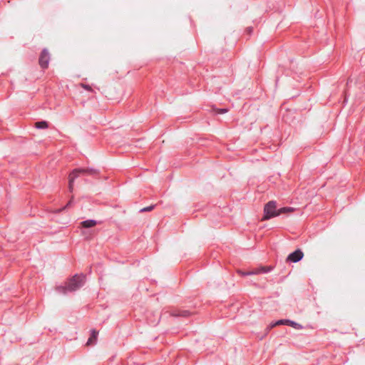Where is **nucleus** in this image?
<instances>
[{"mask_svg":"<svg viewBox=\"0 0 365 365\" xmlns=\"http://www.w3.org/2000/svg\"><path fill=\"white\" fill-rule=\"evenodd\" d=\"M86 276L83 274L73 275L65 286H57L56 289L57 292L66 294L68 292H75L82 287L85 284Z\"/></svg>","mask_w":365,"mask_h":365,"instance_id":"f257e3e1","label":"nucleus"},{"mask_svg":"<svg viewBox=\"0 0 365 365\" xmlns=\"http://www.w3.org/2000/svg\"><path fill=\"white\" fill-rule=\"evenodd\" d=\"M99 174V171L96 169L93 168H78L73 169L68 175V187L70 192L73 191V182L76 178H77L80 175H91L93 177H97Z\"/></svg>","mask_w":365,"mask_h":365,"instance_id":"f03ea898","label":"nucleus"},{"mask_svg":"<svg viewBox=\"0 0 365 365\" xmlns=\"http://www.w3.org/2000/svg\"><path fill=\"white\" fill-rule=\"evenodd\" d=\"M277 210V202L274 200L269 201L264 205L262 220H269L272 218L279 216Z\"/></svg>","mask_w":365,"mask_h":365,"instance_id":"7ed1b4c3","label":"nucleus"},{"mask_svg":"<svg viewBox=\"0 0 365 365\" xmlns=\"http://www.w3.org/2000/svg\"><path fill=\"white\" fill-rule=\"evenodd\" d=\"M278 325H287L294 329H300L302 328V325L290 319H279L275 322H272L267 327L268 329H271Z\"/></svg>","mask_w":365,"mask_h":365,"instance_id":"20e7f679","label":"nucleus"},{"mask_svg":"<svg viewBox=\"0 0 365 365\" xmlns=\"http://www.w3.org/2000/svg\"><path fill=\"white\" fill-rule=\"evenodd\" d=\"M50 59L51 56L48 52V50L47 48H43L41 51L38 58V64L40 67L42 69L47 68L49 64Z\"/></svg>","mask_w":365,"mask_h":365,"instance_id":"39448f33","label":"nucleus"},{"mask_svg":"<svg viewBox=\"0 0 365 365\" xmlns=\"http://www.w3.org/2000/svg\"><path fill=\"white\" fill-rule=\"evenodd\" d=\"M303 257L304 253L302 250L301 249H297L288 255L286 262L289 263H297L302 260Z\"/></svg>","mask_w":365,"mask_h":365,"instance_id":"423d86ee","label":"nucleus"},{"mask_svg":"<svg viewBox=\"0 0 365 365\" xmlns=\"http://www.w3.org/2000/svg\"><path fill=\"white\" fill-rule=\"evenodd\" d=\"M294 112L290 109H287L284 113H282V120L286 123L291 124L294 119L293 115Z\"/></svg>","mask_w":365,"mask_h":365,"instance_id":"0eeeda50","label":"nucleus"},{"mask_svg":"<svg viewBox=\"0 0 365 365\" xmlns=\"http://www.w3.org/2000/svg\"><path fill=\"white\" fill-rule=\"evenodd\" d=\"M255 274H267L272 272L274 269V266H264L260 265L259 267L255 268Z\"/></svg>","mask_w":365,"mask_h":365,"instance_id":"6e6552de","label":"nucleus"},{"mask_svg":"<svg viewBox=\"0 0 365 365\" xmlns=\"http://www.w3.org/2000/svg\"><path fill=\"white\" fill-rule=\"evenodd\" d=\"M98 335V331H96V329H91V334L86 342V344L88 346L94 345L97 341Z\"/></svg>","mask_w":365,"mask_h":365,"instance_id":"1a4fd4ad","label":"nucleus"},{"mask_svg":"<svg viewBox=\"0 0 365 365\" xmlns=\"http://www.w3.org/2000/svg\"><path fill=\"white\" fill-rule=\"evenodd\" d=\"M191 312L189 310H175L172 312V316L179 317H188L191 315Z\"/></svg>","mask_w":365,"mask_h":365,"instance_id":"9d476101","label":"nucleus"},{"mask_svg":"<svg viewBox=\"0 0 365 365\" xmlns=\"http://www.w3.org/2000/svg\"><path fill=\"white\" fill-rule=\"evenodd\" d=\"M98 224V222L95 220L89 219L86 220H83L81 222V225L83 228H91L96 226Z\"/></svg>","mask_w":365,"mask_h":365,"instance_id":"9b49d317","label":"nucleus"},{"mask_svg":"<svg viewBox=\"0 0 365 365\" xmlns=\"http://www.w3.org/2000/svg\"><path fill=\"white\" fill-rule=\"evenodd\" d=\"M48 122L44 120L37 121L34 123V127L37 129H46L48 128Z\"/></svg>","mask_w":365,"mask_h":365,"instance_id":"f8f14e48","label":"nucleus"},{"mask_svg":"<svg viewBox=\"0 0 365 365\" xmlns=\"http://www.w3.org/2000/svg\"><path fill=\"white\" fill-rule=\"evenodd\" d=\"M295 209L292 207H283L281 208H279L277 210V212L279 213V216L284 214H287L289 212H292Z\"/></svg>","mask_w":365,"mask_h":365,"instance_id":"ddd939ff","label":"nucleus"},{"mask_svg":"<svg viewBox=\"0 0 365 365\" xmlns=\"http://www.w3.org/2000/svg\"><path fill=\"white\" fill-rule=\"evenodd\" d=\"M73 203V198H71L67 203L66 205H64L63 207H61V208H58V209H56L55 210V212L56 213H60L61 212L68 209V207H70Z\"/></svg>","mask_w":365,"mask_h":365,"instance_id":"4468645a","label":"nucleus"},{"mask_svg":"<svg viewBox=\"0 0 365 365\" xmlns=\"http://www.w3.org/2000/svg\"><path fill=\"white\" fill-rule=\"evenodd\" d=\"M239 274L242 277L250 276L255 274V269H252L251 271H244V270H238Z\"/></svg>","mask_w":365,"mask_h":365,"instance_id":"2eb2a0df","label":"nucleus"},{"mask_svg":"<svg viewBox=\"0 0 365 365\" xmlns=\"http://www.w3.org/2000/svg\"><path fill=\"white\" fill-rule=\"evenodd\" d=\"M155 205H151L150 206L145 207L140 209L139 212H145L152 211L155 208Z\"/></svg>","mask_w":365,"mask_h":365,"instance_id":"dca6fc26","label":"nucleus"},{"mask_svg":"<svg viewBox=\"0 0 365 365\" xmlns=\"http://www.w3.org/2000/svg\"><path fill=\"white\" fill-rule=\"evenodd\" d=\"M253 32V28L252 26H249L246 29V33L248 35H251Z\"/></svg>","mask_w":365,"mask_h":365,"instance_id":"f3484780","label":"nucleus"},{"mask_svg":"<svg viewBox=\"0 0 365 365\" xmlns=\"http://www.w3.org/2000/svg\"><path fill=\"white\" fill-rule=\"evenodd\" d=\"M83 87L87 91H91V87L89 85H83Z\"/></svg>","mask_w":365,"mask_h":365,"instance_id":"a211bd4d","label":"nucleus"},{"mask_svg":"<svg viewBox=\"0 0 365 365\" xmlns=\"http://www.w3.org/2000/svg\"><path fill=\"white\" fill-rule=\"evenodd\" d=\"M226 112H227V109H225V108H221L219 110L220 113H225Z\"/></svg>","mask_w":365,"mask_h":365,"instance_id":"6ab92c4d","label":"nucleus"},{"mask_svg":"<svg viewBox=\"0 0 365 365\" xmlns=\"http://www.w3.org/2000/svg\"><path fill=\"white\" fill-rule=\"evenodd\" d=\"M349 81H351L350 78L348 79L347 84L349 83Z\"/></svg>","mask_w":365,"mask_h":365,"instance_id":"aec40b11","label":"nucleus"}]
</instances>
